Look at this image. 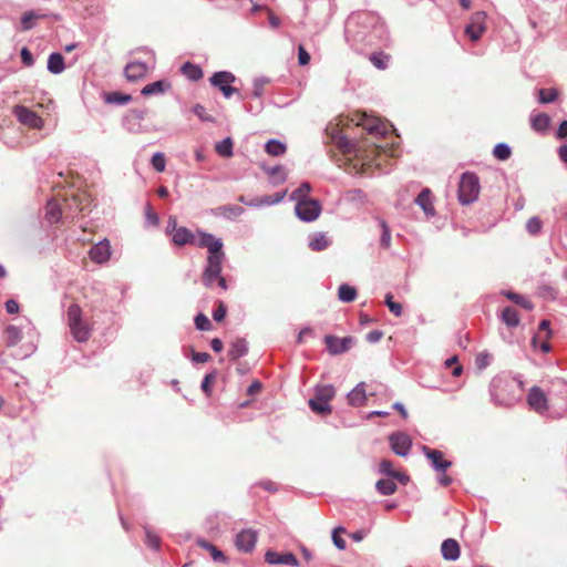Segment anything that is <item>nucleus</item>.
<instances>
[{
  "mask_svg": "<svg viewBox=\"0 0 567 567\" xmlns=\"http://www.w3.org/2000/svg\"><path fill=\"white\" fill-rule=\"evenodd\" d=\"M216 380V374L215 373H208L205 375L203 382H202V390L206 393V395H210V388H212V384L215 382Z\"/></svg>",
  "mask_w": 567,
  "mask_h": 567,
  "instance_id": "obj_53",
  "label": "nucleus"
},
{
  "mask_svg": "<svg viewBox=\"0 0 567 567\" xmlns=\"http://www.w3.org/2000/svg\"><path fill=\"white\" fill-rule=\"evenodd\" d=\"M193 112L202 120L206 122H214V117L207 114L206 109L202 104H196L193 107Z\"/></svg>",
  "mask_w": 567,
  "mask_h": 567,
  "instance_id": "obj_52",
  "label": "nucleus"
},
{
  "mask_svg": "<svg viewBox=\"0 0 567 567\" xmlns=\"http://www.w3.org/2000/svg\"><path fill=\"white\" fill-rule=\"evenodd\" d=\"M550 124V117L546 113H538L530 117V125L535 132L544 133Z\"/></svg>",
  "mask_w": 567,
  "mask_h": 567,
  "instance_id": "obj_27",
  "label": "nucleus"
},
{
  "mask_svg": "<svg viewBox=\"0 0 567 567\" xmlns=\"http://www.w3.org/2000/svg\"><path fill=\"white\" fill-rule=\"evenodd\" d=\"M265 150L271 156H280L286 153L287 147L284 143H281L278 140H270L266 143Z\"/></svg>",
  "mask_w": 567,
  "mask_h": 567,
  "instance_id": "obj_35",
  "label": "nucleus"
},
{
  "mask_svg": "<svg viewBox=\"0 0 567 567\" xmlns=\"http://www.w3.org/2000/svg\"><path fill=\"white\" fill-rule=\"evenodd\" d=\"M192 359H193V361H195L197 363H206L210 359V355L207 352H195L194 351Z\"/></svg>",
  "mask_w": 567,
  "mask_h": 567,
  "instance_id": "obj_61",
  "label": "nucleus"
},
{
  "mask_svg": "<svg viewBox=\"0 0 567 567\" xmlns=\"http://www.w3.org/2000/svg\"><path fill=\"white\" fill-rule=\"evenodd\" d=\"M236 78L233 73L220 71L213 74L209 79L212 85L218 87L225 97H230L237 90L230 84L235 82Z\"/></svg>",
  "mask_w": 567,
  "mask_h": 567,
  "instance_id": "obj_11",
  "label": "nucleus"
},
{
  "mask_svg": "<svg viewBox=\"0 0 567 567\" xmlns=\"http://www.w3.org/2000/svg\"><path fill=\"white\" fill-rule=\"evenodd\" d=\"M385 305L395 317H400L402 315L401 303L393 301V296L391 293L385 295Z\"/></svg>",
  "mask_w": 567,
  "mask_h": 567,
  "instance_id": "obj_47",
  "label": "nucleus"
},
{
  "mask_svg": "<svg viewBox=\"0 0 567 567\" xmlns=\"http://www.w3.org/2000/svg\"><path fill=\"white\" fill-rule=\"evenodd\" d=\"M352 337L339 338L336 336H326L324 343L330 354L337 355L347 352L353 344Z\"/></svg>",
  "mask_w": 567,
  "mask_h": 567,
  "instance_id": "obj_13",
  "label": "nucleus"
},
{
  "mask_svg": "<svg viewBox=\"0 0 567 567\" xmlns=\"http://www.w3.org/2000/svg\"><path fill=\"white\" fill-rule=\"evenodd\" d=\"M383 332L380 330H372L367 334V340L371 343L378 342L382 339Z\"/></svg>",
  "mask_w": 567,
  "mask_h": 567,
  "instance_id": "obj_63",
  "label": "nucleus"
},
{
  "mask_svg": "<svg viewBox=\"0 0 567 567\" xmlns=\"http://www.w3.org/2000/svg\"><path fill=\"white\" fill-rule=\"evenodd\" d=\"M506 296L509 300L522 306L523 308L528 309V310L533 309L532 302L528 299H526L524 296L515 293V292H508Z\"/></svg>",
  "mask_w": 567,
  "mask_h": 567,
  "instance_id": "obj_46",
  "label": "nucleus"
},
{
  "mask_svg": "<svg viewBox=\"0 0 567 567\" xmlns=\"http://www.w3.org/2000/svg\"><path fill=\"white\" fill-rule=\"evenodd\" d=\"M195 326L198 330H202V331H207L212 328V323H210L209 319L203 313H198L195 317Z\"/></svg>",
  "mask_w": 567,
  "mask_h": 567,
  "instance_id": "obj_49",
  "label": "nucleus"
},
{
  "mask_svg": "<svg viewBox=\"0 0 567 567\" xmlns=\"http://www.w3.org/2000/svg\"><path fill=\"white\" fill-rule=\"evenodd\" d=\"M329 246V240L328 238L322 235V234H319L317 236H315L310 244H309V247L311 248V250L313 251H321V250H324L326 248H328Z\"/></svg>",
  "mask_w": 567,
  "mask_h": 567,
  "instance_id": "obj_41",
  "label": "nucleus"
},
{
  "mask_svg": "<svg viewBox=\"0 0 567 567\" xmlns=\"http://www.w3.org/2000/svg\"><path fill=\"white\" fill-rule=\"evenodd\" d=\"M391 449L398 456H405L411 447V440L404 433L390 436Z\"/></svg>",
  "mask_w": 567,
  "mask_h": 567,
  "instance_id": "obj_17",
  "label": "nucleus"
},
{
  "mask_svg": "<svg viewBox=\"0 0 567 567\" xmlns=\"http://www.w3.org/2000/svg\"><path fill=\"white\" fill-rule=\"evenodd\" d=\"M380 227L382 229V235H381V240H380L381 246L383 248H389L391 245L390 228L384 220H380Z\"/></svg>",
  "mask_w": 567,
  "mask_h": 567,
  "instance_id": "obj_48",
  "label": "nucleus"
},
{
  "mask_svg": "<svg viewBox=\"0 0 567 567\" xmlns=\"http://www.w3.org/2000/svg\"><path fill=\"white\" fill-rule=\"evenodd\" d=\"M64 217L61 200L58 198L51 199L47 204V218L50 223H58Z\"/></svg>",
  "mask_w": 567,
  "mask_h": 567,
  "instance_id": "obj_22",
  "label": "nucleus"
},
{
  "mask_svg": "<svg viewBox=\"0 0 567 567\" xmlns=\"http://www.w3.org/2000/svg\"><path fill=\"white\" fill-rule=\"evenodd\" d=\"M13 114L17 116L18 121L21 124H23L30 128L40 130L44 125L43 120L35 112H33L32 110H30L25 106H22V105L14 106Z\"/></svg>",
  "mask_w": 567,
  "mask_h": 567,
  "instance_id": "obj_10",
  "label": "nucleus"
},
{
  "mask_svg": "<svg viewBox=\"0 0 567 567\" xmlns=\"http://www.w3.org/2000/svg\"><path fill=\"white\" fill-rule=\"evenodd\" d=\"M198 247H205L208 249V252H215L223 248V243L220 239L215 236L206 233H199L198 239H195V243Z\"/></svg>",
  "mask_w": 567,
  "mask_h": 567,
  "instance_id": "obj_19",
  "label": "nucleus"
},
{
  "mask_svg": "<svg viewBox=\"0 0 567 567\" xmlns=\"http://www.w3.org/2000/svg\"><path fill=\"white\" fill-rule=\"evenodd\" d=\"M248 351L247 342L245 339H236L230 343V348L228 350V357L231 360H237L244 357Z\"/></svg>",
  "mask_w": 567,
  "mask_h": 567,
  "instance_id": "obj_26",
  "label": "nucleus"
},
{
  "mask_svg": "<svg viewBox=\"0 0 567 567\" xmlns=\"http://www.w3.org/2000/svg\"><path fill=\"white\" fill-rule=\"evenodd\" d=\"M89 255L91 259L97 264H103L107 261L111 257V250L110 245L107 241H100L99 244L94 245L90 251Z\"/></svg>",
  "mask_w": 567,
  "mask_h": 567,
  "instance_id": "obj_18",
  "label": "nucleus"
},
{
  "mask_svg": "<svg viewBox=\"0 0 567 567\" xmlns=\"http://www.w3.org/2000/svg\"><path fill=\"white\" fill-rule=\"evenodd\" d=\"M48 70L51 73L59 74L64 70V59L60 53H52L48 59Z\"/></svg>",
  "mask_w": 567,
  "mask_h": 567,
  "instance_id": "obj_29",
  "label": "nucleus"
},
{
  "mask_svg": "<svg viewBox=\"0 0 567 567\" xmlns=\"http://www.w3.org/2000/svg\"><path fill=\"white\" fill-rule=\"evenodd\" d=\"M480 192L478 178L475 174L465 173L462 175L458 186V199L462 204L474 202Z\"/></svg>",
  "mask_w": 567,
  "mask_h": 567,
  "instance_id": "obj_7",
  "label": "nucleus"
},
{
  "mask_svg": "<svg viewBox=\"0 0 567 567\" xmlns=\"http://www.w3.org/2000/svg\"><path fill=\"white\" fill-rule=\"evenodd\" d=\"M310 61V54L303 48V45H299L298 48V62L300 65H307Z\"/></svg>",
  "mask_w": 567,
  "mask_h": 567,
  "instance_id": "obj_56",
  "label": "nucleus"
},
{
  "mask_svg": "<svg viewBox=\"0 0 567 567\" xmlns=\"http://www.w3.org/2000/svg\"><path fill=\"white\" fill-rule=\"evenodd\" d=\"M502 318H503V321L508 327H516L519 323L518 312L516 311V309H514L512 307H506L503 310Z\"/></svg>",
  "mask_w": 567,
  "mask_h": 567,
  "instance_id": "obj_39",
  "label": "nucleus"
},
{
  "mask_svg": "<svg viewBox=\"0 0 567 567\" xmlns=\"http://www.w3.org/2000/svg\"><path fill=\"white\" fill-rule=\"evenodd\" d=\"M351 122L362 127L372 138L382 137L388 134L390 124L379 117L368 115L364 112H357L352 115Z\"/></svg>",
  "mask_w": 567,
  "mask_h": 567,
  "instance_id": "obj_3",
  "label": "nucleus"
},
{
  "mask_svg": "<svg viewBox=\"0 0 567 567\" xmlns=\"http://www.w3.org/2000/svg\"><path fill=\"white\" fill-rule=\"evenodd\" d=\"M258 534L251 528L243 529L236 535L235 545L238 550L250 553L257 543Z\"/></svg>",
  "mask_w": 567,
  "mask_h": 567,
  "instance_id": "obj_14",
  "label": "nucleus"
},
{
  "mask_svg": "<svg viewBox=\"0 0 567 567\" xmlns=\"http://www.w3.org/2000/svg\"><path fill=\"white\" fill-rule=\"evenodd\" d=\"M195 235L186 227H179L173 233V243L177 246L195 243Z\"/></svg>",
  "mask_w": 567,
  "mask_h": 567,
  "instance_id": "obj_24",
  "label": "nucleus"
},
{
  "mask_svg": "<svg viewBox=\"0 0 567 567\" xmlns=\"http://www.w3.org/2000/svg\"><path fill=\"white\" fill-rule=\"evenodd\" d=\"M45 14H38L33 11L24 12L21 18V29L22 31H28L34 27V21L37 19L44 18Z\"/></svg>",
  "mask_w": 567,
  "mask_h": 567,
  "instance_id": "obj_37",
  "label": "nucleus"
},
{
  "mask_svg": "<svg viewBox=\"0 0 567 567\" xmlns=\"http://www.w3.org/2000/svg\"><path fill=\"white\" fill-rule=\"evenodd\" d=\"M333 142L339 151H341L349 158L354 157L362 161V167L371 166L383 151V147L375 141L365 138L361 142H353L343 135L333 136Z\"/></svg>",
  "mask_w": 567,
  "mask_h": 567,
  "instance_id": "obj_1",
  "label": "nucleus"
},
{
  "mask_svg": "<svg viewBox=\"0 0 567 567\" xmlns=\"http://www.w3.org/2000/svg\"><path fill=\"white\" fill-rule=\"evenodd\" d=\"M104 100L106 103L110 104H126L131 102L132 96L130 94H124L121 92H110L105 94Z\"/></svg>",
  "mask_w": 567,
  "mask_h": 567,
  "instance_id": "obj_38",
  "label": "nucleus"
},
{
  "mask_svg": "<svg viewBox=\"0 0 567 567\" xmlns=\"http://www.w3.org/2000/svg\"><path fill=\"white\" fill-rule=\"evenodd\" d=\"M558 96V91L554 87L540 89L538 91V100L540 103L546 104L554 102Z\"/></svg>",
  "mask_w": 567,
  "mask_h": 567,
  "instance_id": "obj_42",
  "label": "nucleus"
},
{
  "mask_svg": "<svg viewBox=\"0 0 567 567\" xmlns=\"http://www.w3.org/2000/svg\"><path fill=\"white\" fill-rule=\"evenodd\" d=\"M336 394V390L332 385L324 384L318 385L315 389V395L309 400L310 409L320 415H326L331 413L330 401L333 399Z\"/></svg>",
  "mask_w": 567,
  "mask_h": 567,
  "instance_id": "obj_6",
  "label": "nucleus"
},
{
  "mask_svg": "<svg viewBox=\"0 0 567 567\" xmlns=\"http://www.w3.org/2000/svg\"><path fill=\"white\" fill-rule=\"evenodd\" d=\"M21 330L16 326H9L4 330V339L8 347L16 346L21 340Z\"/></svg>",
  "mask_w": 567,
  "mask_h": 567,
  "instance_id": "obj_33",
  "label": "nucleus"
},
{
  "mask_svg": "<svg viewBox=\"0 0 567 567\" xmlns=\"http://www.w3.org/2000/svg\"><path fill=\"white\" fill-rule=\"evenodd\" d=\"M486 13L483 11L475 12L472 18L471 22L465 28V34L472 40L477 41L481 39L483 33L486 31Z\"/></svg>",
  "mask_w": 567,
  "mask_h": 567,
  "instance_id": "obj_12",
  "label": "nucleus"
},
{
  "mask_svg": "<svg viewBox=\"0 0 567 567\" xmlns=\"http://www.w3.org/2000/svg\"><path fill=\"white\" fill-rule=\"evenodd\" d=\"M348 401L353 406H361L367 401L365 383H359L349 394Z\"/></svg>",
  "mask_w": 567,
  "mask_h": 567,
  "instance_id": "obj_23",
  "label": "nucleus"
},
{
  "mask_svg": "<svg viewBox=\"0 0 567 567\" xmlns=\"http://www.w3.org/2000/svg\"><path fill=\"white\" fill-rule=\"evenodd\" d=\"M152 165L155 171L164 172L166 167L165 156L162 153H156L152 157Z\"/></svg>",
  "mask_w": 567,
  "mask_h": 567,
  "instance_id": "obj_50",
  "label": "nucleus"
},
{
  "mask_svg": "<svg viewBox=\"0 0 567 567\" xmlns=\"http://www.w3.org/2000/svg\"><path fill=\"white\" fill-rule=\"evenodd\" d=\"M339 530L344 532V529L341 528V527L340 528H336L333 530V533H332V540H333V544L336 545L337 548L344 549L346 548V540L338 535Z\"/></svg>",
  "mask_w": 567,
  "mask_h": 567,
  "instance_id": "obj_58",
  "label": "nucleus"
},
{
  "mask_svg": "<svg viewBox=\"0 0 567 567\" xmlns=\"http://www.w3.org/2000/svg\"><path fill=\"white\" fill-rule=\"evenodd\" d=\"M225 258V254L223 250H217L215 252H208L207 257V267L203 274L202 280L206 287H212L214 284V278L218 277L221 272V264Z\"/></svg>",
  "mask_w": 567,
  "mask_h": 567,
  "instance_id": "obj_8",
  "label": "nucleus"
},
{
  "mask_svg": "<svg viewBox=\"0 0 567 567\" xmlns=\"http://www.w3.org/2000/svg\"><path fill=\"white\" fill-rule=\"evenodd\" d=\"M197 544L206 549L212 558L215 560V561H220V563H225L227 559H226V556L224 555V553L221 550H219L216 546H214L213 544L204 540V539H200L197 542Z\"/></svg>",
  "mask_w": 567,
  "mask_h": 567,
  "instance_id": "obj_32",
  "label": "nucleus"
},
{
  "mask_svg": "<svg viewBox=\"0 0 567 567\" xmlns=\"http://www.w3.org/2000/svg\"><path fill=\"white\" fill-rule=\"evenodd\" d=\"M284 196H285V194L277 193L275 195L264 197L260 200V203L261 204H267V205L277 204V203H279V202H281L284 199Z\"/></svg>",
  "mask_w": 567,
  "mask_h": 567,
  "instance_id": "obj_59",
  "label": "nucleus"
},
{
  "mask_svg": "<svg viewBox=\"0 0 567 567\" xmlns=\"http://www.w3.org/2000/svg\"><path fill=\"white\" fill-rule=\"evenodd\" d=\"M528 404L537 412H543L548 409L547 398L544 391L538 386H533L527 395Z\"/></svg>",
  "mask_w": 567,
  "mask_h": 567,
  "instance_id": "obj_16",
  "label": "nucleus"
},
{
  "mask_svg": "<svg viewBox=\"0 0 567 567\" xmlns=\"http://www.w3.org/2000/svg\"><path fill=\"white\" fill-rule=\"evenodd\" d=\"M146 545L154 550H158L161 547L159 537L153 533L148 527H145Z\"/></svg>",
  "mask_w": 567,
  "mask_h": 567,
  "instance_id": "obj_44",
  "label": "nucleus"
},
{
  "mask_svg": "<svg viewBox=\"0 0 567 567\" xmlns=\"http://www.w3.org/2000/svg\"><path fill=\"white\" fill-rule=\"evenodd\" d=\"M442 556L446 560H456L460 557V546L455 539L447 538L441 546Z\"/></svg>",
  "mask_w": 567,
  "mask_h": 567,
  "instance_id": "obj_21",
  "label": "nucleus"
},
{
  "mask_svg": "<svg viewBox=\"0 0 567 567\" xmlns=\"http://www.w3.org/2000/svg\"><path fill=\"white\" fill-rule=\"evenodd\" d=\"M493 155L499 161H506L511 157V147L504 143L497 144L493 150Z\"/></svg>",
  "mask_w": 567,
  "mask_h": 567,
  "instance_id": "obj_43",
  "label": "nucleus"
},
{
  "mask_svg": "<svg viewBox=\"0 0 567 567\" xmlns=\"http://www.w3.org/2000/svg\"><path fill=\"white\" fill-rule=\"evenodd\" d=\"M321 213V205L317 199H300L296 204V214L303 221L316 220Z\"/></svg>",
  "mask_w": 567,
  "mask_h": 567,
  "instance_id": "obj_9",
  "label": "nucleus"
},
{
  "mask_svg": "<svg viewBox=\"0 0 567 567\" xmlns=\"http://www.w3.org/2000/svg\"><path fill=\"white\" fill-rule=\"evenodd\" d=\"M6 310L8 313H18L19 312V305L16 300L10 299L6 302Z\"/></svg>",
  "mask_w": 567,
  "mask_h": 567,
  "instance_id": "obj_64",
  "label": "nucleus"
},
{
  "mask_svg": "<svg viewBox=\"0 0 567 567\" xmlns=\"http://www.w3.org/2000/svg\"><path fill=\"white\" fill-rule=\"evenodd\" d=\"M311 190L309 183H302L291 195L292 199L299 202L300 199H309L308 194Z\"/></svg>",
  "mask_w": 567,
  "mask_h": 567,
  "instance_id": "obj_45",
  "label": "nucleus"
},
{
  "mask_svg": "<svg viewBox=\"0 0 567 567\" xmlns=\"http://www.w3.org/2000/svg\"><path fill=\"white\" fill-rule=\"evenodd\" d=\"M491 359H492V357L488 353L477 354L475 358V364H476L477 369H480V370L485 369L489 364Z\"/></svg>",
  "mask_w": 567,
  "mask_h": 567,
  "instance_id": "obj_54",
  "label": "nucleus"
},
{
  "mask_svg": "<svg viewBox=\"0 0 567 567\" xmlns=\"http://www.w3.org/2000/svg\"><path fill=\"white\" fill-rule=\"evenodd\" d=\"M227 312V308L223 301L218 302L217 308L213 312V318L215 321H223Z\"/></svg>",
  "mask_w": 567,
  "mask_h": 567,
  "instance_id": "obj_55",
  "label": "nucleus"
},
{
  "mask_svg": "<svg viewBox=\"0 0 567 567\" xmlns=\"http://www.w3.org/2000/svg\"><path fill=\"white\" fill-rule=\"evenodd\" d=\"M423 450L426 453V456L430 458V461L436 462V461H443V453L437 450H431L426 446H423Z\"/></svg>",
  "mask_w": 567,
  "mask_h": 567,
  "instance_id": "obj_57",
  "label": "nucleus"
},
{
  "mask_svg": "<svg viewBox=\"0 0 567 567\" xmlns=\"http://www.w3.org/2000/svg\"><path fill=\"white\" fill-rule=\"evenodd\" d=\"M68 322L73 338L78 342H85L91 336V327L82 320V310L79 305L72 303L68 309Z\"/></svg>",
  "mask_w": 567,
  "mask_h": 567,
  "instance_id": "obj_5",
  "label": "nucleus"
},
{
  "mask_svg": "<svg viewBox=\"0 0 567 567\" xmlns=\"http://www.w3.org/2000/svg\"><path fill=\"white\" fill-rule=\"evenodd\" d=\"M61 200L64 218H74L76 214L84 212L91 205V196L82 192L66 194Z\"/></svg>",
  "mask_w": 567,
  "mask_h": 567,
  "instance_id": "obj_4",
  "label": "nucleus"
},
{
  "mask_svg": "<svg viewBox=\"0 0 567 567\" xmlns=\"http://www.w3.org/2000/svg\"><path fill=\"white\" fill-rule=\"evenodd\" d=\"M391 56L384 52H374L370 55L371 63L379 70H385L388 68Z\"/></svg>",
  "mask_w": 567,
  "mask_h": 567,
  "instance_id": "obj_36",
  "label": "nucleus"
},
{
  "mask_svg": "<svg viewBox=\"0 0 567 567\" xmlns=\"http://www.w3.org/2000/svg\"><path fill=\"white\" fill-rule=\"evenodd\" d=\"M215 150L217 154L223 157L233 156V140L230 137L224 138L221 142L216 144Z\"/></svg>",
  "mask_w": 567,
  "mask_h": 567,
  "instance_id": "obj_40",
  "label": "nucleus"
},
{
  "mask_svg": "<svg viewBox=\"0 0 567 567\" xmlns=\"http://www.w3.org/2000/svg\"><path fill=\"white\" fill-rule=\"evenodd\" d=\"M526 228L528 230L529 234L532 235H536L542 229V221L539 218L537 217H532L527 224H526Z\"/></svg>",
  "mask_w": 567,
  "mask_h": 567,
  "instance_id": "obj_51",
  "label": "nucleus"
},
{
  "mask_svg": "<svg viewBox=\"0 0 567 567\" xmlns=\"http://www.w3.org/2000/svg\"><path fill=\"white\" fill-rule=\"evenodd\" d=\"M171 87V84L166 81H156L145 85L142 90L143 95H152L157 93H164Z\"/></svg>",
  "mask_w": 567,
  "mask_h": 567,
  "instance_id": "obj_30",
  "label": "nucleus"
},
{
  "mask_svg": "<svg viewBox=\"0 0 567 567\" xmlns=\"http://www.w3.org/2000/svg\"><path fill=\"white\" fill-rule=\"evenodd\" d=\"M181 72L189 80L192 81H198L203 78V70L190 62H186L182 65Z\"/></svg>",
  "mask_w": 567,
  "mask_h": 567,
  "instance_id": "obj_28",
  "label": "nucleus"
},
{
  "mask_svg": "<svg viewBox=\"0 0 567 567\" xmlns=\"http://www.w3.org/2000/svg\"><path fill=\"white\" fill-rule=\"evenodd\" d=\"M145 212H146V217L147 219L153 224V225H157L158 224V216L157 214L154 212V209L152 208V206L148 204L145 208Z\"/></svg>",
  "mask_w": 567,
  "mask_h": 567,
  "instance_id": "obj_62",
  "label": "nucleus"
},
{
  "mask_svg": "<svg viewBox=\"0 0 567 567\" xmlns=\"http://www.w3.org/2000/svg\"><path fill=\"white\" fill-rule=\"evenodd\" d=\"M147 66L145 63L135 61L131 62L125 68V76L128 81H137L145 78Z\"/></svg>",
  "mask_w": 567,
  "mask_h": 567,
  "instance_id": "obj_20",
  "label": "nucleus"
},
{
  "mask_svg": "<svg viewBox=\"0 0 567 567\" xmlns=\"http://www.w3.org/2000/svg\"><path fill=\"white\" fill-rule=\"evenodd\" d=\"M392 464L380 463L378 468V473L384 476L375 483V488L381 495H392L396 491L398 482L405 484L408 481V476L404 473L392 470Z\"/></svg>",
  "mask_w": 567,
  "mask_h": 567,
  "instance_id": "obj_2",
  "label": "nucleus"
},
{
  "mask_svg": "<svg viewBox=\"0 0 567 567\" xmlns=\"http://www.w3.org/2000/svg\"><path fill=\"white\" fill-rule=\"evenodd\" d=\"M431 197H432L431 190L427 188L423 189L416 197L417 205L424 210V213L427 216H433L435 213Z\"/></svg>",
  "mask_w": 567,
  "mask_h": 567,
  "instance_id": "obj_25",
  "label": "nucleus"
},
{
  "mask_svg": "<svg viewBox=\"0 0 567 567\" xmlns=\"http://www.w3.org/2000/svg\"><path fill=\"white\" fill-rule=\"evenodd\" d=\"M452 465V463H432L433 470L437 475V481L442 486H447L452 480L446 475L447 467Z\"/></svg>",
  "mask_w": 567,
  "mask_h": 567,
  "instance_id": "obj_31",
  "label": "nucleus"
},
{
  "mask_svg": "<svg viewBox=\"0 0 567 567\" xmlns=\"http://www.w3.org/2000/svg\"><path fill=\"white\" fill-rule=\"evenodd\" d=\"M265 560L270 565H288L292 567L299 565L297 557L292 553L279 554L268 550L265 555Z\"/></svg>",
  "mask_w": 567,
  "mask_h": 567,
  "instance_id": "obj_15",
  "label": "nucleus"
},
{
  "mask_svg": "<svg viewBox=\"0 0 567 567\" xmlns=\"http://www.w3.org/2000/svg\"><path fill=\"white\" fill-rule=\"evenodd\" d=\"M21 60H22L23 64L27 66H31L33 64L34 60H33L32 53L30 52L29 49L23 48L21 50Z\"/></svg>",
  "mask_w": 567,
  "mask_h": 567,
  "instance_id": "obj_60",
  "label": "nucleus"
},
{
  "mask_svg": "<svg viewBox=\"0 0 567 567\" xmlns=\"http://www.w3.org/2000/svg\"><path fill=\"white\" fill-rule=\"evenodd\" d=\"M338 297L342 302H352L357 298V289L352 286L343 284L339 287Z\"/></svg>",
  "mask_w": 567,
  "mask_h": 567,
  "instance_id": "obj_34",
  "label": "nucleus"
}]
</instances>
